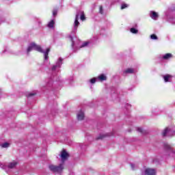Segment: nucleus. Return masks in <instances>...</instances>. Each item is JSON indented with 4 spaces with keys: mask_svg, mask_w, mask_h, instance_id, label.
<instances>
[{
    "mask_svg": "<svg viewBox=\"0 0 175 175\" xmlns=\"http://www.w3.org/2000/svg\"><path fill=\"white\" fill-rule=\"evenodd\" d=\"M32 50H35L36 51H38V53H42L44 54V58L45 61L49 59V53H50V48H47L45 51L43 50L40 45L36 44L35 42H32L29 45L27 49V54H29Z\"/></svg>",
    "mask_w": 175,
    "mask_h": 175,
    "instance_id": "f257e3e1",
    "label": "nucleus"
},
{
    "mask_svg": "<svg viewBox=\"0 0 175 175\" xmlns=\"http://www.w3.org/2000/svg\"><path fill=\"white\" fill-rule=\"evenodd\" d=\"M79 17L81 21H84V20H85V15L84 14L83 11L79 10L76 14L75 22L73 24L74 27L72 31V33H76V32H77V28L79 27V25H80V22H79Z\"/></svg>",
    "mask_w": 175,
    "mask_h": 175,
    "instance_id": "f03ea898",
    "label": "nucleus"
},
{
    "mask_svg": "<svg viewBox=\"0 0 175 175\" xmlns=\"http://www.w3.org/2000/svg\"><path fill=\"white\" fill-rule=\"evenodd\" d=\"M49 170L53 173H62L64 170V163L59 164V165H54L53 164L49 165Z\"/></svg>",
    "mask_w": 175,
    "mask_h": 175,
    "instance_id": "7ed1b4c3",
    "label": "nucleus"
},
{
    "mask_svg": "<svg viewBox=\"0 0 175 175\" xmlns=\"http://www.w3.org/2000/svg\"><path fill=\"white\" fill-rule=\"evenodd\" d=\"M163 136H175V127H167L162 133Z\"/></svg>",
    "mask_w": 175,
    "mask_h": 175,
    "instance_id": "20e7f679",
    "label": "nucleus"
},
{
    "mask_svg": "<svg viewBox=\"0 0 175 175\" xmlns=\"http://www.w3.org/2000/svg\"><path fill=\"white\" fill-rule=\"evenodd\" d=\"M62 58L59 57L56 62V64L52 66L53 72H59L61 66L62 65Z\"/></svg>",
    "mask_w": 175,
    "mask_h": 175,
    "instance_id": "39448f33",
    "label": "nucleus"
},
{
    "mask_svg": "<svg viewBox=\"0 0 175 175\" xmlns=\"http://www.w3.org/2000/svg\"><path fill=\"white\" fill-rule=\"evenodd\" d=\"M164 148L167 151V152H168L169 155H174V148H173V146L167 143H164Z\"/></svg>",
    "mask_w": 175,
    "mask_h": 175,
    "instance_id": "423d86ee",
    "label": "nucleus"
},
{
    "mask_svg": "<svg viewBox=\"0 0 175 175\" xmlns=\"http://www.w3.org/2000/svg\"><path fill=\"white\" fill-rule=\"evenodd\" d=\"M94 44V40H89L87 41H85L82 43V44L80 46V49H83V47H91Z\"/></svg>",
    "mask_w": 175,
    "mask_h": 175,
    "instance_id": "0eeeda50",
    "label": "nucleus"
},
{
    "mask_svg": "<svg viewBox=\"0 0 175 175\" xmlns=\"http://www.w3.org/2000/svg\"><path fill=\"white\" fill-rule=\"evenodd\" d=\"M17 165H18V162H17L16 161H12L10 163H8V164L7 165H5V167H7V169H16Z\"/></svg>",
    "mask_w": 175,
    "mask_h": 175,
    "instance_id": "6e6552de",
    "label": "nucleus"
},
{
    "mask_svg": "<svg viewBox=\"0 0 175 175\" xmlns=\"http://www.w3.org/2000/svg\"><path fill=\"white\" fill-rule=\"evenodd\" d=\"M144 173L145 175H155L157 171L154 168H146Z\"/></svg>",
    "mask_w": 175,
    "mask_h": 175,
    "instance_id": "1a4fd4ad",
    "label": "nucleus"
},
{
    "mask_svg": "<svg viewBox=\"0 0 175 175\" xmlns=\"http://www.w3.org/2000/svg\"><path fill=\"white\" fill-rule=\"evenodd\" d=\"M60 157H61L62 163H64V162H65V161H66V159H68V158L69 157V154H68L66 152V150H63L60 154Z\"/></svg>",
    "mask_w": 175,
    "mask_h": 175,
    "instance_id": "9d476101",
    "label": "nucleus"
},
{
    "mask_svg": "<svg viewBox=\"0 0 175 175\" xmlns=\"http://www.w3.org/2000/svg\"><path fill=\"white\" fill-rule=\"evenodd\" d=\"M149 15L152 20H158V17H159V15L157 14V12L154 11H150Z\"/></svg>",
    "mask_w": 175,
    "mask_h": 175,
    "instance_id": "9b49d317",
    "label": "nucleus"
},
{
    "mask_svg": "<svg viewBox=\"0 0 175 175\" xmlns=\"http://www.w3.org/2000/svg\"><path fill=\"white\" fill-rule=\"evenodd\" d=\"M97 81H106L107 77L105 74H100L97 77Z\"/></svg>",
    "mask_w": 175,
    "mask_h": 175,
    "instance_id": "f8f14e48",
    "label": "nucleus"
},
{
    "mask_svg": "<svg viewBox=\"0 0 175 175\" xmlns=\"http://www.w3.org/2000/svg\"><path fill=\"white\" fill-rule=\"evenodd\" d=\"M124 75H132V73H135V70L132 68H126L123 72Z\"/></svg>",
    "mask_w": 175,
    "mask_h": 175,
    "instance_id": "ddd939ff",
    "label": "nucleus"
},
{
    "mask_svg": "<svg viewBox=\"0 0 175 175\" xmlns=\"http://www.w3.org/2000/svg\"><path fill=\"white\" fill-rule=\"evenodd\" d=\"M163 79H164L165 83H170V81H172V75H163Z\"/></svg>",
    "mask_w": 175,
    "mask_h": 175,
    "instance_id": "4468645a",
    "label": "nucleus"
},
{
    "mask_svg": "<svg viewBox=\"0 0 175 175\" xmlns=\"http://www.w3.org/2000/svg\"><path fill=\"white\" fill-rule=\"evenodd\" d=\"M77 117L79 121L84 120V112H83V111H80L79 112H78Z\"/></svg>",
    "mask_w": 175,
    "mask_h": 175,
    "instance_id": "2eb2a0df",
    "label": "nucleus"
},
{
    "mask_svg": "<svg viewBox=\"0 0 175 175\" xmlns=\"http://www.w3.org/2000/svg\"><path fill=\"white\" fill-rule=\"evenodd\" d=\"M54 25H55V21L53 19L48 23L47 27L48 28L53 29L54 28Z\"/></svg>",
    "mask_w": 175,
    "mask_h": 175,
    "instance_id": "dca6fc26",
    "label": "nucleus"
},
{
    "mask_svg": "<svg viewBox=\"0 0 175 175\" xmlns=\"http://www.w3.org/2000/svg\"><path fill=\"white\" fill-rule=\"evenodd\" d=\"M163 59H170V58H173V55L172 53H166L163 55Z\"/></svg>",
    "mask_w": 175,
    "mask_h": 175,
    "instance_id": "f3484780",
    "label": "nucleus"
},
{
    "mask_svg": "<svg viewBox=\"0 0 175 175\" xmlns=\"http://www.w3.org/2000/svg\"><path fill=\"white\" fill-rule=\"evenodd\" d=\"M1 146L2 148H8V147H10V144L9 142H4Z\"/></svg>",
    "mask_w": 175,
    "mask_h": 175,
    "instance_id": "a211bd4d",
    "label": "nucleus"
},
{
    "mask_svg": "<svg viewBox=\"0 0 175 175\" xmlns=\"http://www.w3.org/2000/svg\"><path fill=\"white\" fill-rule=\"evenodd\" d=\"M68 38H69V39L70 40V41L72 42V49H75V48L76 47V45H75V41H73V37H72V36L70 35V36H68Z\"/></svg>",
    "mask_w": 175,
    "mask_h": 175,
    "instance_id": "6ab92c4d",
    "label": "nucleus"
},
{
    "mask_svg": "<svg viewBox=\"0 0 175 175\" xmlns=\"http://www.w3.org/2000/svg\"><path fill=\"white\" fill-rule=\"evenodd\" d=\"M90 84H95L96 83V81H98V79L96 77H94L91 79H90Z\"/></svg>",
    "mask_w": 175,
    "mask_h": 175,
    "instance_id": "aec40b11",
    "label": "nucleus"
},
{
    "mask_svg": "<svg viewBox=\"0 0 175 175\" xmlns=\"http://www.w3.org/2000/svg\"><path fill=\"white\" fill-rule=\"evenodd\" d=\"M130 32H131V33H137L139 32V30L134 27H132L130 29Z\"/></svg>",
    "mask_w": 175,
    "mask_h": 175,
    "instance_id": "412c9836",
    "label": "nucleus"
},
{
    "mask_svg": "<svg viewBox=\"0 0 175 175\" xmlns=\"http://www.w3.org/2000/svg\"><path fill=\"white\" fill-rule=\"evenodd\" d=\"M131 167L132 169V170H136V169L137 168V165L135 164V163H130Z\"/></svg>",
    "mask_w": 175,
    "mask_h": 175,
    "instance_id": "4be33fe9",
    "label": "nucleus"
},
{
    "mask_svg": "<svg viewBox=\"0 0 175 175\" xmlns=\"http://www.w3.org/2000/svg\"><path fill=\"white\" fill-rule=\"evenodd\" d=\"M150 39H152V40H158V36L155 34H152L150 35Z\"/></svg>",
    "mask_w": 175,
    "mask_h": 175,
    "instance_id": "5701e85b",
    "label": "nucleus"
},
{
    "mask_svg": "<svg viewBox=\"0 0 175 175\" xmlns=\"http://www.w3.org/2000/svg\"><path fill=\"white\" fill-rule=\"evenodd\" d=\"M129 6V5H128L125 3H123L121 5V9H122V10H124V9H126V8H128Z\"/></svg>",
    "mask_w": 175,
    "mask_h": 175,
    "instance_id": "b1692460",
    "label": "nucleus"
},
{
    "mask_svg": "<svg viewBox=\"0 0 175 175\" xmlns=\"http://www.w3.org/2000/svg\"><path fill=\"white\" fill-rule=\"evenodd\" d=\"M106 136H110L109 134L105 135V134H100L97 139L99 140L100 139H103V137H106Z\"/></svg>",
    "mask_w": 175,
    "mask_h": 175,
    "instance_id": "393cba45",
    "label": "nucleus"
},
{
    "mask_svg": "<svg viewBox=\"0 0 175 175\" xmlns=\"http://www.w3.org/2000/svg\"><path fill=\"white\" fill-rule=\"evenodd\" d=\"M57 13H58V9H57V8L53 9V16L54 17H55V16H57Z\"/></svg>",
    "mask_w": 175,
    "mask_h": 175,
    "instance_id": "a878e982",
    "label": "nucleus"
},
{
    "mask_svg": "<svg viewBox=\"0 0 175 175\" xmlns=\"http://www.w3.org/2000/svg\"><path fill=\"white\" fill-rule=\"evenodd\" d=\"M137 132H139V133H144V130L141 127L137 128Z\"/></svg>",
    "mask_w": 175,
    "mask_h": 175,
    "instance_id": "bb28decb",
    "label": "nucleus"
},
{
    "mask_svg": "<svg viewBox=\"0 0 175 175\" xmlns=\"http://www.w3.org/2000/svg\"><path fill=\"white\" fill-rule=\"evenodd\" d=\"M34 95H36V92H32L29 94L28 96H34Z\"/></svg>",
    "mask_w": 175,
    "mask_h": 175,
    "instance_id": "cd10ccee",
    "label": "nucleus"
},
{
    "mask_svg": "<svg viewBox=\"0 0 175 175\" xmlns=\"http://www.w3.org/2000/svg\"><path fill=\"white\" fill-rule=\"evenodd\" d=\"M99 12L100 14H103V7H102V5L99 8Z\"/></svg>",
    "mask_w": 175,
    "mask_h": 175,
    "instance_id": "c85d7f7f",
    "label": "nucleus"
},
{
    "mask_svg": "<svg viewBox=\"0 0 175 175\" xmlns=\"http://www.w3.org/2000/svg\"><path fill=\"white\" fill-rule=\"evenodd\" d=\"M125 107L126 110H129V109L131 107V105L130 104H126Z\"/></svg>",
    "mask_w": 175,
    "mask_h": 175,
    "instance_id": "c756f323",
    "label": "nucleus"
},
{
    "mask_svg": "<svg viewBox=\"0 0 175 175\" xmlns=\"http://www.w3.org/2000/svg\"><path fill=\"white\" fill-rule=\"evenodd\" d=\"M46 85L47 87H51L53 85V82H49Z\"/></svg>",
    "mask_w": 175,
    "mask_h": 175,
    "instance_id": "7c9ffc66",
    "label": "nucleus"
},
{
    "mask_svg": "<svg viewBox=\"0 0 175 175\" xmlns=\"http://www.w3.org/2000/svg\"><path fill=\"white\" fill-rule=\"evenodd\" d=\"M6 49H4L2 52H0L1 54H5Z\"/></svg>",
    "mask_w": 175,
    "mask_h": 175,
    "instance_id": "2f4dec72",
    "label": "nucleus"
},
{
    "mask_svg": "<svg viewBox=\"0 0 175 175\" xmlns=\"http://www.w3.org/2000/svg\"><path fill=\"white\" fill-rule=\"evenodd\" d=\"M0 94H2V90L0 89Z\"/></svg>",
    "mask_w": 175,
    "mask_h": 175,
    "instance_id": "473e14b6",
    "label": "nucleus"
},
{
    "mask_svg": "<svg viewBox=\"0 0 175 175\" xmlns=\"http://www.w3.org/2000/svg\"><path fill=\"white\" fill-rule=\"evenodd\" d=\"M2 164L0 163V166Z\"/></svg>",
    "mask_w": 175,
    "mask_h": 175,
    "instance_id": "72a5a7b5",
    "label": "nucleus"
}]
</instances>
